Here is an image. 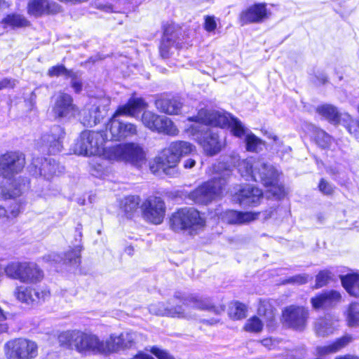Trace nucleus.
Returning a JSON list of instances; mask_svg holds the SVG:
<instances>
[{
	"label": "nucleus",
	"instance_id": "obj_44",
	"mask_svg": "<svg viewBox=\"0 0 359 359\" xmlns=\"http://www.w3.org/2000/svg\"><path fill=\"white\" fill-rule=\"evenodd\" d=\"M191 301L193 302V307L200 310H214V311L217 313L224 311V307L223 306H221L219 309L216 310L210 303L204 300L196 299L194 297H191Z\"/></svg>",
	"mask_w": 359,
	"mask_h": 359
},
{
	"label": "nucleus",
	"instance_id": "obj_21",
	"mask_svg": "<svg viewBox=\"0 0 359 359\" xmlns=\"http://www.w3.org/2000/svg\"><path fill=\"white\" fill-rule=\"evenodd\" d=\"M64 137L65 131L63 128L55 125L50 128L49 133L41 137V142L49 154H55L62 150Z\"/></svg>",
	"mask_w": 359,
	"mask_h": 359
},
{
	"label": "nucleus",
	"instance_id": "obj_54",
	"mask_svg": "<svg viewBox=\"0 0 359 359\" xmlns=\"http://www.w3.org/2000/svg\"><path fill=\"white\" fill-rule=\"evenodd\" d=\"M151 352L154 354L158 359H175L168 352L158 348V347H152Z\"/></svg>",
	"mask_w": 359,
	"mask_h": 359
},
{
	"label": "nucleus",
	"instance_id": "obj_62",
	"mask_svg": "<svg viewBox=\"0 0 359 359\" xmlns=\"http://www.w3.org/2000/svg\"><path fill=\"white\" fill-rule=\"evenodd\" d=\"M316 77L317 79L316 81L317 84H324L327 82V76L324 73H318Z\"/></svg>",
	"mask_w": 359,
	"mask_h": 359
},
{
	"label": "nucleus",
	"instance_id": "obj_29",
	"mask_svg": "<svg viewBox=\"0 0 359 359\" xmlns=\"http://www.w3.org/2000/svg\"><path fill=\"white\" fill-rule=\"evenodd\" d=\"M155 105L160 111L170 115L178 114L182 107V103L175 97L158 99Z\"/></svg>",
	"mask_w": 359,
	"mask_h": 359
},
{
	"label": "nucleus",
	"instance_id": "obj_48",
	"mask_svg": "<svg viewBox=\"0 0 359 359\" xmlns=\"http://www.w3.org/2000/svg\"><path fill=\"white\" fill-rule=\"evenodd\" d=\"M67 78L71 79V86L74 92L80 93L82 90L83 83L78 73L72 71Z\"/></svg>",
	"mask_w": 359,
	"mask_h": 359
},
{
	"label": "nucleus",
	"instance_id": "obj_52",
	"mask_svg": "<svg viewBox=\"0 0 359 359\" xmlns=\"http://www.w3.org/2000/svg\"><path fill=\"white\" fill-rule=\"evenodd\" d=\"M316 352L318 355H325L330 353H336L333 343L332 344L323 346H318Z\"/></svg>",
	"mask_w": 359,
	"mask_h": 359
},
{
	"label": "nucleus",
	"instance_id": "obj_10",
	"mask_svg": "<svg viewBox=\"0 0 359 359\" xmlns=\"http://www.w3.org/2000/svg\"><path fill=\"white\" fill-rule=\"evenodd\" d=\"M4 271L8 277L27 284L36 283L43 278V271L34 262H13L4 268Z\"/></svg>",
	"mask_w": 359,
	"mask_h": 359
},
{
	"label": "nucleus",
	"instance_id": "obj_13",
	"mask_svg": "<svg viewBox=\"0 0 359 359\" xmlns=\"http://www.w3.org/2000/svg\"><path fill=\"white\" fill-rule=\"evenodd\" d=\"M25 154L20 151H8L0 156V177L11 180L20 173L25 165Z\"/></svg>",
	"mask_w": 359,
	"mask_h": 359
},
{
	"label": "nucleus",
	"instance_id": "obj_34",
	"mask_svg": "<svg viewBox=\"0 0 359 359\" xmlns=\"http://www.w3.org/2000/svg\"><path fill=\"white\" fill-rule=\"evenodd\" d=\"M258 314L263 317L267 326H272L275 318L273 308L267 302H261L258 307Z\"/></svg>",
	"mask_w": 359,
	"mask_h": 359
},
{
	"label": "nucleus",
	"instance_id": "obj_9",
	"mask_svg": "<svg viewBox=\"0 0 359 359\" xmlns=\"http://www.w3.org/2000/svg\"><path fill=\"white\" fill-rule=\"evenodd\" d=\"M107 135L100 131L84 130L77 139L74 151L83 156H101L107 149L104 147Z\"/></svg>",
	"mask_w": 359,
	"mask_h": 359
},
{
	"label": "nucleus",
	"instance_id": "obj_1",
	"mask_svg": "<svg viewBox=\"0 0 359 359\" xmlns=\"http://www.w3.org/2000/svg\"><path fill=\"white\" fill-rule=\"evenodd\" d=\"M189 119L201 121L208 124L220 126V128L229 127L231 129V133L239 138L246 134L245 142L246 149L249 151L257 152L264 145V142L253 133H246V128L242 122L229 113L213 109H201L197 116L191 117Z\"/></svg>",
	"mask_w": 359,
	"mask_h": 359
},
{
	"label": "nucleus",
	"instance_id": "obj_6",
	"mask_svg": "<svg viewBox=\"0 0 359 359\" xmlns=\"http://www.w3.org/2000/svg\"><path fill=\"white\" fill-rule=\"evenodd\" d=\"M213 170L219 175V177H215L210 181L203 183L189 194V198L198 204H208L212 200L219 197L222 194L224 187L226 184L224 179L225 174L220 172L222 169L229 170L223 163H218L212 165Z\"/></svg>",
	"mask_w": 359,
	"mask_h": 359
},
{
	"label": "nucleus",
	"instance_id": "obj_37",
	"mask_svg": "<svg viewBox=\"0 0 359 359\" xmlns=\"http://www.w3.org/2000/svg\"><path fill=\"white\" fill-rule=\"evenodd\" d=\"M15 296L21 302L28 305L33 304V298L31 287L18 286L15 290Z\"/></svg>",
	"mask_w": 359,
	"mask_h": 359
},
{
	"label": "nucleus",
	"instance_id": "obj_12",
	"mask_svg": "<svg viewBox=\"0 0 359 359\" xmlns=\"http://www.w3.org/2000/svg\"><path fill=\"white\" fill-rule=\"evenodd\" d=\"M205 220L194 208H182L174 212L170 219V228L176 232L188 230L190 233L201 229Z\"/></svg>",
	"mask_w": 359,
	"mask_h": 359
},
{
	"label": "nucleus",
	"instance_id": "obj_30",
	"mask_svg": "<svg viewBox=\"0 0 359 359\" xmlns=\"http://www.w3.org/2000/svg\"><path fill=\"white\" fill-rule=\"evenodd\" d=\"M343 287L352 296L359 297V274L350 273L341 277Z\"/></svg>",
	"mask_w": 359,
	"mask_h": 359
},
{
	"label": "nucleus",
	"instance_id": "obj_26",
	"mask_svg": "<svg viewBox=\"0 0 359 359\" xmlns=\"http://www.w3.org/2000/svg\"><path fill=\"white\" fill-rule=\"evenodd\" d=\"M340 293L335 290L325 291L311 299L315 309H327L335 306L341 300Z\"/></svg>",
	"mask_w": 359,
	"mask_h": 359
},
{
	"label": "nucleus",
	"instance_id": "obj_61",
	"mask_svg": "<svg viewBox=\"0 0 359 359\" xmlns=\"http://www.w3.org/2000/svg\"><path fill=\"white\" fill-rule=\"evenodd\" d=\"M13 205V208H11L9 210V213L11 217H15L19 214L20 211V205L17 203H15ZM7 211L8 212V210Z\"/></svg>",
	"mask_w": 359,
	"mask_h": 359
},
{
	"label": "nucleus",
	"instance_id": "obj_17",
	"mask_svg": "<svg viewBox=\"0 0 359 359\" xmlns=\"http://www.w3.org/2000/svg\"><path fill=\"white\" fill-rule=\"evenodd\" d=\"M141 208L143 217L146 220L154 224H159L163 222L165 207L161 198H149L142 203Z\"/></svg>",
	"mask_w": 359,
	"mask_h": 359
},
{
	"label": "nucleus",
	"instance_id": "obj_24",
	"mask_svg": "<svg viewBox=\"0 0 359 359\" xmlns=\"http://www.w3.org/2000/svg\"><path fill=\"white\" fill-rule=\"evenodd\" d=\"M149 311L156 316H168L172 318H195L189 313H185L182 306L168 307L163 302H156L149 305Z\"/></svg>",
	"mask_w": 359,
	"mask_h": 359
},
{
	"label": "nucleus",
	"instance_id": "obj_55",
	"mask_svg": "<svg viewBox=\"0 0 359 359\" xmlns=\"http://www.w3.org/2000/svg\"><path fill=\"white\" fill-rule=\"evenodd\" d=\"M306 355V351L304 348L290 351L287 355V359H302Z\"/></svg>",
	"mask_w": 359,
	"mask_h": 359
},
{
	"label": "nucleus",
	"instance_id": "obj_32",
	"mask_svg": "<svg viewBox=\"0 0 359 359\" xmlns=\"http://www.w3.org/2000/svg\"><path fill=\"white\" fill-rule=\"evenodd\" d=\"M120 334H111L105 341L102 340V353H116L122 350Z\"/></svg>",
	"mask_w": 359,
	"mask_h": 359
},
{
	"label": "nucleus",
	"instance_id": "obj_59",
	"mask_svg": "<svg viewBox=\"0 0 359 359\" xmlns=\"http://www.w3.org/2000/svg\"><path fill=\"white\" fill-rule=\"evenodd\" d=\"M268 137L274 141V144L272 145V149L278 152L280 151V147L283 145L282 141H280L277 136L272 134H269Z\"/></svg>",
	"mask_w": 359,
	"mask_h": 359
},
{
	"label": "nucleus",
	"instance_id": "obj_27",
	"mask_svg": "<svg viewBox=\"0 0 359 359\" xmlns=\"http://www.w3.org/2000/svg\"><path fill=\"white\" fill-rule=\"evenodd\" d=\"M178 36V32L173 25H168L163 33V36L159 47L161 56L168 58L170 53V49L173 47Z\"/></svg>",
	"mask_w": 359,
	"mask_h": 359
},
{
	"label": "nucleus",
	"instance_id": "obj_43",
	"mask_svg": "<svg viewBox=\"0 0 359 359\" xmlns=\"http://www.w3.org/2000/svg\"><path fill=\"white\" fill-rule=\"evenodd\" d=\"M102 161L103 159L99 156L90 163V172L93 175L101 177L105 173V167L102 164Z\"/></svg>",
	"mask_w": 359,
	"mask_h": 359
},
{
	"label": "nucleus",
	"instance_id": "obj_7",
	"mask_svg": "<svg viewBox=\"0 0 359 359\" xmlns=\"http://www.w3.org/2000/svg\"><path fill=\"white\" fill-rule=\"evenodd\" d=\"M61 343H69L81 353H102V340L90 332L79 330L67 331L59 335Z\"/></svg>",
	"mask_w": 359,
	"mask_h": 359
},
{
	"label": "nucleus",
	"instance_id": "obj_60",
	"mask_svg": "<svg viewBox=\"0 0 359 359\" xmlns=\"http://www.w3.org/2000/svg\"><path fill=\"white\" fill-rule=\"evenodd\" d=\"M96 7L106 13H112L114 12V8L111 4H96Z\"/></svg>",
	"mask_w": 359,
	"mask_h": 359
},
{
	"label": "nucleus",
	"instance_id": "obj_50",
	"mask_svg": "<svg viewBox=\"0 0 359 359\" xmlns=\"http://www.w3.org/2000/svg\"><path fill=\"white\" fill-rule=\"evenodd\" d=\"M353 341V337L351 334H346L333 342L336 352L346 347Z\"/></svg>",
	"mask_w": 359,
	"mask_h": 359
},
{
	"label": "nucleus",
	"instance_id": "obj_25",
	"mask_svg": "<svg viewBox=\"0 0 359 359\" xmlns=\"http://www.w3.org/2000/svg\"><path fill=\"white\" fill-rule=\"evenodd\" d=\"M81 247L76 246L74 248L69 249L63 255L53 252L47 255L45 259L51 264H70L77 266L81 261Z\"/></svg>",
	"mask_w": 359,
	"mask_h": 359
},
{
	"label": "nucleus",
	"instance_id": "obj_40",
	"mask_svg": "<svg viewBox=\"0 0 359 359\" xmlns=\"http://www.w3.org/2000/svg\"><path fill=\"white\" fill-rule=\"evenodd\" d=\"M3 22L13 27H26L29 24V21L24 16L19 14L8 15L3 20Z\"/></svg>",
	"mask_w": 359,
	"mask_h": 359
},
{
	"label": "nucleus",
	"instance_id": "obj_46",
	"mask_svg": "<svg viewBox=\"0 0 359 359\" xmlns=\"http://www.w3.org/2000/svg\"><path fill=\"white\" fill-rule=\"evenodd\" d=\"M316 143L323 148L327 147L332 142V137L322 130H317L316 134Z\"/></svg>",
	"mask_w": 359,
	"mask_h": 359
},
{
	"label": "nucleus",
	"instance_id": "obj_42",
	"mask_svg": "<svg viewBox=\"0 0 359 359\" xmlns=\"http://www.w3.org/2000/svg\"><path fill=\"white\" fill-rule=\"evenodd\" d=\"M264 323L257 316L249 318L244 326V330L248 332L258 333L262 330Z\"/></svg>",
	"mask_w": 359,
	"mask_h": 359
},
{
	"label": "nucleus",
	"instance_id": "obj_3",
	"mask_svg": "<svg viewBox=\"0 0 359 359\" xmlns=\"http://www.w3.org/2000/svg\"><path fill=\"white\" fill-rule=\"evenodd\" d=\"M232 162L237 166L241 176L246 180L262 183L265 187H275L278 184L279 172L273 165L262 160L252 158L240 160L237 156L232 157Z\"/></svg>",
	"mask_w": 359,
	"mask_h": 359
},
{
	"label": "nucleus",
	"instance_id": "obj_53",
	"mask_svg": "<svg viewBox=\"0 0 359 359\" xmlns=\"http://www.w3.org/2000/svg\"><path fill=\"white\" fill-rule=\"evenodd\" d=\"M262 344L265 346L266 348L271 350L276 348L278 346V344L280 343V341L277 339L273 338H266L264 339L261 341Z\"/></svg>",
	"mask_w": 359,
	"mask_h": 359
},
{
	"label": "nucleus",
	"instance_id": "obj_5",
	"mask_svg": "<svg viewBox=\"0 0 359 359\" xmlns=\"http://www.w3.org/2000/svg\"><path fill=\"white\" fill-rule=\"evenodd\" d=\"M194 149L195 147L188 142H173L159 156L150 163V170L155 175L163 172L169 176H174L177 173L176 166L180 157L191 153Z\"/></svg>",
	"mask_w": 359,
	"mask_h": 359
},
{
	"label": "nucleus",
	"instance_id": "obj_19",
	"mask_svg": "<svg viewBox=\"0 0 359 359\" xmlns=\"http://www.w3.org/2000/svg\"><path fill=\"white\" fill-rule=\"evenodd\" d=\"M270 13L266 8L264 3L255 4L246 9L243 10L240 14V22L241 25L260 23L268 19Z\"/></svg>",
	"mask_w": 359,
	"mask_h": 359
},
{
	"label": "nucleus",
	"instance_id": "obj_15",
	"mask_svg": "<svg viewBox=\"0 0 359 359\" xmlns=\"http://www.w3.org/2000/svg\"><path fill=\"white\" fill-rule=\"evenodd\" d=\"M29 172L33 176L43 177L49 180L57 173L63 171L64 168L60 166L54 159L42 157L34 158L28 167Z\"/></svg>",
	"mask_w": 359,
	"mask_h": 359
},
{
	"label": "nucleus",
	"instance_id": "obj_36",
	"mask_svg": "<svg viewBox=\"0 0 359 359\" xmlns=\"http://www.w3.org/2000/svg\"><path fill=\"white\" fill-rule=\"evenodd\" d=\"M140 202V199L138 196H129L122 201L121 206L123 211L130 215L138 208Z\"/></svg>",
	"mask_w": 359,
	"mask_h": 359
},
{
	"label": "nucleus",
	"instance_id": "obj_58",
	"mask_svg": "<svg viewBox=\"0 0 359 359\" xmlns=\"http://www.w3.org/2000/svg\"><path fill=\"white\" fill-rule=\"evenodd\" d=\"M217 27L216 22L213 17L207 16L205 19L204 27L208 32H212Z\"/></svg>",
	"mask_w": 359,
	"mask_h": 359
},
{
	"label": "nucleus",
	"instance_id": "obj_41",
	"mask_svg": "<svg viewBox=\"0 0 359 359\" xmlns=\"http://www.w3.org/2000/svg\"><path fill=\"white\" fill-rule=\"evenodd\" d=\"M346 320L350 327L359 326V304L352 303L347 311Z\"/></svg>",
	"mask_w": 359,
	"mask_h": 359
},
{
	"label": "nucleus",
	"instance_id": "obj_16",
	"mask_svg": "<svg viewBox=\"0 0 359 359\" xmlns=\"http://www.w3.org/2000/svg\"><path fill=\"white\" fill-rule=\"evenodd\" d=\"M282 316L286 326L302 331L306 325L309 311L303 306L291 305L285 308Z\"/></svg>",
	"mask_w": 359,
	"mask_h": 359
},
{
	"label": "nucleus",
	"instance_id": "obj_47",
	"mask_svg": "<svg viewBox=\"0 0 359 359\" xmlns=\"http://www.w3.org/2000/svg\"><path fill=\"white\" fill-rule=\"evenodd\" d=\"M28 188V184L24 182L22 184H20L19 187H15L11 193L9 191L5 192L2 191L1 198L4 200H7L11 198H15L20 196L24 191Z\"/></svg>",
	"mask_w": 359,
	"mask_h": 359
},
{
	"label": "nucleus",
	"instance_id": "obj_18",
	"mask_svg": "<svg viewBox=\"0 0 359 359\" xmlns=\"http://www.w3.org/2000/svg\"><path fill=\"white\" fill-rule=\"evenodd\" d=\"M53 112L57 118H70L78 112V108L73 103L72 97L65 93H60L54 102Z\"/></svg>",
	"mask_w": 359,
	"mask_h": 359
},
{
	"label": "nucleus",
	"instance_id": "obj_11",
	"mask_svg": "<svg viewBox=\"0 0 359 359\" xmlns=\"http://www.w3.org/2000/svg\"><path fill=\"white\" fill-rule=\"evenodd\" d=\"M4 352L6 359H35L39 355V346L27 338H15L4 344Z\"/></svg>",
	"mask_w": 359,
	"mask_h": 359
},
{
	"label": "nucleus",
	"instance_id": "obj_63",
	"mask_svg": "<svg viewBox=\"0 0 359 359\" xmlns=\"http://www.w3.org/2000/svg\"><path fill=\"white\" fill-rule=\"evenodd\" d=\"M195 164L196 161L192 158H188L184 161V167L185 168H191L195 165Z\"/></svg>",
	"mask_w": 359,
	"mask_h": 359
},
{
	"label": "nucleus",
	"instance_id": "obj_33",
	"mask_svg": "<svg viewBox=\"0 0 359 359\" xmlns=\"http://www.w3.org/2000/svg\"><path fill=\"white\" fill-rule=\"evenodd\" d=\"M316 111L326 119L334 123L339 121V114L337 108L330 104L319 106Z\"/></svg>",
	"mask_w": 359,
	"mask_h": 359
},
{
	"label": "nucleus",
	"instance_id": "obj_57",
	"mask_svg": "<svg viewBox=\"0 0 359 359\" xmlns=\"http://www.w3.org/2000/svg\"><path fill=\"white\" fill-rule=\"evenodd\" d=\"M308 281V276L306 275H297L292 276L287 280V283H297V284H304Z\"/></svg>",
	"mask_w": 359,
	"mask_h": 359
},
{
	"label": "nucleus",
	"instance_id": "obj_64",
	"mask_svg": "<svg viewBox=\"0 0 359 359\" xmlns=\"http://www.w3.org/2000/svg\"><path fill=\"white\" fill-rule=\"evenodd\" d=\"M336 359H359V357L351 355H346L344 356L337 358Z\"/></svg>",
	"mask_w": 359,
	"mask_h": 359
},
{
	"label": "nucleus",
	"instance_id": "obj_56",
	"mask_svg": "<svg viewBox=\"0 0 359 359\" xmlns=\"http://www.w3.org/2000/svg\"><path fill=\"white\" fill-rule=\"evenodd\" d=\"M17 81L11 79H0V90L5 88H13L16 86Z\"/></svg>",
	"mask_w": 359,
	"mask_h": 359
},
{
	"label": "nucleus",
	"instance_id": "obj_49",
	"mask_svg": "<svg viewBox=\"0 0 359 359\" xmlns=\"http://www.w3.org/2000/svg\"><path fill=\"white\" fill-rule=\"evenodd\" d=\"M331 279V272L327 270L320 271L316 278V287L326 285Z\"/></svg>",
	"mask_w": 359,
	"mask_h": 359
},
{
	"label": "nucleus",
	"instance_id": "obj_38",
	"mask_svg": "<svg viewBox=\"0 0 359 359\" xmlns=\"http://www.w3.org/2000/svg\"><path fill=\"white\" fill-rule=\"evenodd\" d=\"M140 334L136 332L127 331L120 334L122 350L133 347L138 340Z\"/></svg>",
	"mask_w": 359,
	"mask_h": 359
},
{
	"label": "nucleus",
	"instance_id": "obj_4",
	"mask_svg": "<svg viewBox=\"0 0 359 359\" xmlns=\"http://www.w3.org/2000/svg\"><path fill=\"white\" fill-rule=\"evenodd\" d=\"M191 117H189L187 120L194 121L196 123L188 126L184 129V132L201 146L207 155L214 156L218 154L225 146L224 137L221 136L217 129L207 127L211 124L201 121L190 120L189 118ZM212 126L217 127L213 125Z\"/></svg>",
	"mask_w": 359,
	"mask_h": 359
},
{
	"label": "nucleus",
	"instance_id": "obj_51",
	"mask_svg": "<svg viewBox=\"0 0 359 359\" xmlns=\"http://www.w3.org/2000/svg\"><path fill=\"white\" fill-rule=\"evenodd\" d=\"M318 187L320 191L326 195L332 194L334 191L332 186L324 179L320 180Z\"/></svg>",
	"mask_w": 359,
	"mask_h": 359
},
{
	"label": "nucleus",
	"instance_id": "obj_8",
	"mask_svg": "<svg viewBox=\"0 0 359 359\" xmlns=\"http://www.w3.org/2000/svg\"><path fill=\"white\" fill-rule=\"evenodd\" d=\"M104 158L109 161L128 162L137 167L145 163L143 149L133 142L107 147L104 152Z\"/></svg>",
	"mask_w": 359,
	"mask_h": 359
},
{
	"label": "nucleus",
	"instance_id": "obj_45",
	"mask_svg": "<svg viewBox=\"0 0 359 359\" xmlns=\"http://www.w3.org/2000/svg\"><path fill=\"white\" fill-rule=\"evenodd\" d=\"M72 70L67 69L64 65H58L50 67L48 70L47 75L50 77L64 76L68 77Z\"/></svg>",
	"mask_w": 359,
	"mask_h": 359
},
{
	"label": "nucleus",
	"instance_id": "obj_14",
	"mask_svg": "<svg viewBox=\"0 0 359 359\" xmlns=\"http://www.w3.org/2000/svg\"><path fill=\"white\" fill-rule=\"evenodd\" d=\"M142 121L149 130L170 136L177 135L179 130L168 117L159 116L150 111H145L142 116Z\"/></svg>",
	"mask_w": 359,
	"mask_h": 359
},
{
	"label": "nucleus",
	"instance_id": "obj_23",
	"mask_svg": "<svg viewBox=\"0 0 359 359\" xmlns=\"http://www.w3.org/2000/svg\"><path fill=\"white\" fill-rule=\"evenodd\" d=\"M109 102L107 98L95 100L92 107L88 109V114L83 117V124L93 126L100 123L107 110V107Z\"/></svg>",
	"mask_w": 359,
	"mask_h": 359
},
{
	"label": "nucleus",
	"instance_id": "obj_2",
	"mask_svg": "<svg viewBox=\"0 0 359 359\" xmlns=\"http://www.w3.org/2000/svg\"><path fill=\"white\" fill-rule=\"evenodd\" d=\"M147 106V103L141 97H131L126 104L120 106L106 126L107 131L111 135V139L121 140L137 135V129L135 124L122 122L117 117L120 115L135 117Z\"/></svg>",
	"mask_w": 359,
	"mask_h": 359
},
{
	"label": "nucleus",
	"instance_id": "obj_22",
	"mask_svg": "<svg viewBox=\"0 0 359 359\" xmlns=\"http://www.w3.org/2000/svg\"><path fill=\"white\" fill-rule=\"evenodd\" d=\"M27 13L35 18L53 15L60 11V6L52 0H29Z\"/></svg>",
	"mask_w": 359,
	"mask_h": 359
},
{
	"label": "nucleus",
	"instance_id": "obj_31",
	"mask_svg": "<svg viewBox=\"0 0 359 359\" xmlns=\"http://www.w3.org/2000/svg\"><path fill=\"white\" fill-rule=\"evenodd\" d=\"M335 321L330 316L319 318L315 323V330L318 336L325 337L332 333Z\"/></svg>",
	"mask_w": 359,
	"mask_h": 359
},
{
	"label": "nucleus",
	"instance_id": "obj_28",
	"mask_svg": "<svg viewBox=\"0 0 359 359\" xmlns=\"http://www.w3.org/2000/svg\"><path fill=\"white\" fill-rule=\"evenodd\" d=\"M258 214L252 212H238L229 210L222 214V219L229 224H244L256 219Z\"/></svg>",
	"mask_w": 359,
	"mask_h": 359
},
{
	"label": "nucleus",
	"instance_id": "obj_20",
	"mask_svg": "<svg viewBox=\"0 0 359 359\" xmlns=\"http://www.w3.org/2000/svg\"><path fill=\"white\" fill-rule=\"evenodd\" d=\"M262 191L252 185H245L233 196V201L243 206H255L262 198Z\"/></svg>",
	"mask_w": 359,
	"mask_h": 359
},
{
	"label": "nucleus",
	"instance_id": "obj_39",
	"mask_svg": "<svg viewBox=\"0 0 359 359\" xmlns=\"http://www.w3.org/2000/svg\"><path fill=\"white\" fill-rule=\"evenodd\" d=\"M33 304L42 303L50 297V292L47 287H32Z\"/></svg>",
	"mask_w": 359,
	"mask_h": 359
},
{
	"label": "nucleus",
	"instance_id": "obj_35",
	"mask_svg": "<svg viewBox=\"0 0 359 359\" xmlns=\"http://www.w3.org/2000/svg\"><path fill=\"white\" fill-rule=\"evenodd\" d=\"M246 306L239 302H231L229 306V315L235 320H240L246 316Z\"/></svg>",
	"mask_w": 359,
	"mask_h": 359
}]
</instances>
